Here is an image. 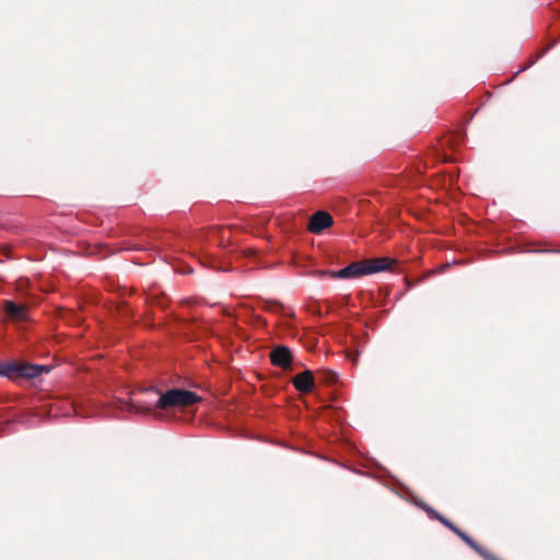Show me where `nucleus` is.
<instances>
[{"instance_id":"1","label":"nucleus","mask_w":560,"mask_h":560,"mask_svg":"<svg viewBox=\"0 0 560 560\" xmlns=\"http://www.w3.org/2000/svg\"><path fill=\"white\" fill-rule=\"evenodd\" d=\"M199 400V397L186 389H171L164 394H161L154 405L150 402H132V407L136 408L137 412L149 413L154 408L158 409H170L176 407L191 406Z\"/></svg>"},{"instance_id":"2","label":"nucleus","mask_w":560,"mask_h":560,"mask_svg":"<svg viewBox=\"0 0 560 560\" xmlns=\"http://www.w3.org/2000/svg\"><path fill=\"white\" fill-rule=\"evenodd\" d=\"M47 371L48 369L46 366L36 364H3L0 366V374L8 377L20 375L27 378H33Z\"/></svg>"},{"instance_id":"3","label":"nucleus","mask_w":560,"mask_h":560,"mask_svg":"<svg viewBox=\"0 0 560 560\" xmlns=\"http://www.w3.org/2000/svg\"><path fill=\"white\" fill-rule=\"evenodd\" d=\"M320 276H329L330 278H355L368 275L363 262H353L339 271H320Z\"/></svg>"},{"instance_id":"4","label":"nucleus","mask_w":560,"mask_h":560,"mask_svg":"<svg viewBox=\"0 0 560 560\" xmlns=\"http://www.w3.org/2000/svg\"><path fill=\"white\" fill-rule=\"evenodd\" d=\"M3 311L9 319L24 322L28 319V308L24 304H16L10 300L3 302Z\"/></svg>"},{"instance_id":"5","label":"nucleus","mask_w":560,"mask_h":560,"mask_svg":"<svg viewBox=\"0 0 560 560\" xmlns=\"http://www.w3.org/2000/svg\"><path fill=\"white\" fill-rule=\"evenodd\" d=\"M332 224V217L326 211H318L310 220L308 230L318 234Z\"/></svg>"},{"instance_id":"6","label":"nucleus","mask_w":560,"mask_h":560,"mask_svg":"<svg viewBox=\"0 0 560 560\" xmlns=\"http://www.w3.org/2000/svg\"><path fill=\"white\" fill-rule=\"evenodd\" d=\"M438 520H440L444 525L454 530L464 541H466L471 548L478 551L486 560H498L483 549H481L472 539H470L467 535L462 533L458 528H456L452 523L445 520L443 516L438 515Z\"/></svg>"},{"instance_id":"7","label":"nucleus","mask_w":560,"mask_h":560,"mask_svg":"<svg viewBox=\"0 0 560 560\" xmlns=\"http://www.w3.org/2000/svg\"><path fill=\"white\" fill-rule=\"evenodd\" d=\"M270 359L272 364L285 369L290 365L292 355L287 347L280 346L271 351Z\"/></svg>"},{"instance_id":"8","label":"nucleus","mask_w":560,"mask_h":560,"mask_svg":"<svg viewBox=\"0 0 560 560\" xmlns=\"http://www.w3.org/2000/svg\"><path fill=\"white\" fill-rule=\"evenodd\" d=\"M294 387L302 393H310L314 387V378L311 371H304L293 378Z\"/></svg>"},{"instance_id":"9","label":"nucleus","mask_w":560,"mask_h":560,"mask_svg":"<svg viewBox=\"0 0 560 560\" xmlns=\"http://www.w3.org/2000/svg\"><path fill=\"white\" fill-rule=\"evenodd\" d=\"M394 260L389 258H374L370 260L363 261L366 273H374L378 271H384L392 265Z\"/></svg>"}]
</instances>
